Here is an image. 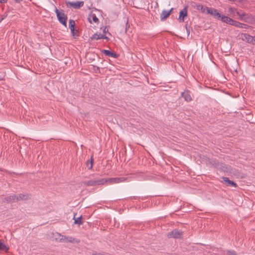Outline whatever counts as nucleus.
I'll list each match as a JSON object with an SVG mask.
<instances>
[{
    "label": "nucleus",
    "instance_id": "nucleus-7",
    "mask_svg": "<svg viewBox=\"0 0 255 255\" xmlns=\"http://www.w3.org/2000/svg\"><path fill=\"white\" fill-rule=\"evenodd\" d=\"M241 20L250 24L255 23V16L250 13H246Z\"/></svg>",
    "mask_w": 255,
    "mask_h": 255
},
{
    "label": "nucleus",
    "instance_id": "nucleus-39",
    "mask_svg": "<svg viewBox=\"0 0 255 255\" xmlns=\"http://www.w3.org/2000/svg\"><path fill=\"white\" fill-rule=\"evenodd\" d=\"M97 255H104L101 254V253H98Z\"/></svg>",
    "mask_w": 255,
    "mask_h": 255
},
{
    "label": "nucleus",
    "instance_id": "nucleus-14",
    "mask_svg": "<svg viewBox=\"0 0 255 255\" xmlns=\"http://www.w3.org/2000/svg\"><path fill=\"white\" fill-rule=\"evenodd\" d=\"M102 52L103 53H104L106 56L116 58H118V56H119L118 54H117L116 53L112 52L109 50L103 49L102 51Z\"/></svg>",
    "mask_w": 255,
    "mask_h": 255
},
{
    "label": "nucleus",
    "instance_id": "nucleus-1",
    "mask_svg": "<svg viewBox=\"0 0 255 255\" xmlns=\"http://www.w3.org/2000/svg\"><path fill=\"white\" fill-rule=\"evenodd\" d=\"M106 183L105 178H101L98 177L90 178L89 180L83 181L82 183L86 186H96L104 185Z\"/></svg>",
    "mask_w": 255,
    "mask_h": 255
},
{
    "label": "nucleus",
    "instance_id": "nucleus-27",
    "mask_svg": "<svg viewBox=\"0 0 255 255\" xmlns=\"http://www.w3.org/2000/svg\"><path fill=\"white\" fill-rule=\"evenodd\" d=\"M106 33H108V34L109 35H111V34L109 32L108 28H107V26H105L103 29V34H105L106 35Z\"/></svg>",
    "mask_w": 255,
    "mask_h": 255
},
{
    "label": "nucleus",
    "instance_id": "nucleus-34",
    "mask_svg": "<svg viewBox=\"0 0 255 255\" xmlns=\"http://www.w3.org/2000/svg\"><path fill=\"white\" fill-rule=\"evenodd\" d=\"M202 5L201 4H198L196 6V8L198 9V10H200V8H201V6H202Z\"/></svg>",
    "mask_w": 255,
    "mask_h": 255
},
{
    "label": "nucleus",
    "instance_id": "nucleus-21",
    "mask_svg": "<svg viewBox=\"0 0 255 255\" xmlns=\"http://www.w3.org/2000/svg\"><path fill=\"white\" fill-rule=\"evenodd\" d=\"M88 20L90 23H92V21L95 23L99 22V19L95 14H91L90 17L88 18Z\"/></svg>",
    "mask_w": 255,
    "mask_h": 255
},
{
    "label": "nucleus",
    "instance_id": "nucleus-35",
    "mask_svg": "<svg viewBox=\"0 0 255 255\" xmlns=\"http://www.w3.org/2000/svg\"><path fill=\"white\" fill-rule=\"evenodd\" d=\"M7 1V0H0V3H5Z\"/></svg>",
    "mask_w": 255,
    "mask_h": 255
},
{
    "label": "nucleus",
    "instance_id": "nucleus-37",
    "mask_svg": "<svg viewBox=\"0 0 255 255\" xmlns=\"http://www.w3.org/2000/svg\"><path fill=\"white\" fill-rule=\"evenodd\" d=\"M15 2L18 3L21 1L22 0H13Z\"/></svg>",
    "mask_w": 255,
    "mask_h": 255
},
{
    "label": "nucleus",
    "instance_id": "nucleus-4",
    "mask_svg": "<svg viewBox=\"0 0 255 255\" xmlns=\"http://www.w3.org/2000/svg\"><path fill=\"white\" fill-rule=\"evenodd\" d=\"M129 177H115V178H109L108 179H106V183L109 182L111 184L114 183H118L121 182H123L126 181H129L130 180Z\"/></svg>",
    "mask_w": 255,
    "mask_h": 255
},
{
    "label": "nucleus",
    "instance_id": "nucleus-8",
    "mask_svg": "<svg viewBox=\"0 0 255 255\" xmlns=\"http://www.w3.org/2000/svg\"><path fill=\"white\" fill-rule=\"evenodd\" d=\"M208 14H211L215 18L221 19L222 15L218 12L217 9L210 7L208 8Z\"/></svg>",
    "mask_w": 255,
    "mask_h": 255
},
{
    "label": "nucleus",
    "instance_id": "nucleus-30",
    "mask_svg": "<svg viewBox=\"0 0 255 255\" xmlns=\"http://www.w3.org/2000/svg\"><path fill=\"white\" fill-rule=\"evenodd\" d=\"M229 255H236V252L233 250H228L227 251Z\"/></svg>",
    "mask_w": 255,
    "mask_h": 255
},
{
    "label": "nucleus",
    "instance_id": "nucleus-33",
    "mask_svg": "<svg viewBox=\"0 0 255 255\" xmlns=\"http://www.w3.org/2000/svg\"><path fill=\"white\" fill-rule=\"evenodd\" d=\"M5 80V75L3 74H0V81Z\"/></svg>",
    "mask_w": 255,
    "mask_h": 255
},
{
    "label": "nucleus",
    "instance_id": "nucleus-5",
    "mask_svg": "<svg viewBox=\"0 0 255 255\" xmlns=\"http://www.w3.org/2000/svg\"><path fill=\"white\" fill-rule=\"evenodd\" d=\"M59 236L61 237L60 239V242H64V243H79L80 240H77L72 237L70 236H65L63 235H61L59 234Z\"/></svg>",
    "mask_w": 255,
    "mask_h": 255
},
{
    "label": "nucleus",
    "instance_id": "nucleus-16",
    "mask_svg": "<svg viewBox=\"0 0 255 255\" xmlns=\"http://www.w3.org/2000/svg\"><path fill=\"white\" fill-rule=\"evenodd\" d=\"M29 198V196L28 194H19L18 195H16V202L21 200H26Z\"/></svg>",
    "mask_w": 255,
    "mask_h": 255
},
{
    "label": "nucleus",
    "instance_id": "nucleus-26",
    "mask_svg": "<svg viewBox=\"0 0 255 255\" xmlns=\"http://www.w3.org/2000/svg\"><path fill=\"white\" fill-rule=\"evenodd\" d=\"M208 8H210V7L202 5L201 6L200 10H201L202 12H206L208 14Z\"/></svg>",
    "mask_w": 255,
    "mask_h": 255
},
{
    "label": "nucleus",
    "instance_id": "nucleus-10",
    "mask_svg": "<svg viewBox=\"0 0 255 255\" xmlns=\"http://www.w3.org/2000/svg\"><path fill=\"white\" fill-rule=\"evenodd\" d=\"M223 179V182L227 186H233L234 187H237L238 185L233 181H231L229 179L228 177H222Z\"/></svg>",
    "mask_w": 255,
    "mask_h": 255
},
{
    "label": "nucleus",
    "instance_id": "nucleus-3",
    "mask_svg": "<svg viewBox=\"0 0 255 255\" xmlns=\"http://www.w3.org/2000/svg\"><path fill=\"white\" fill-rule=\"evenodd\" d=\"M183 232L181 230L174 229L168 233L167 236L168 238L180 239L182 238Z\"/></svg>",
    "mask_w": 255,
    "mask_h": 255
},
{
    "label": "nucleus",
    "instance_id": "nucleus-28",
    "mask_svg": "<svg viewBox=\"0 0 255 255\" xmlns=\"http://www.w3.org/2000/svg\"><path fill=\"white\" fill-rule=\"evenodd\" d=\"M229 11L233 14H234L235 12H236L237 9L233 7H230L229 9Z\"/></svg>",
    "mask_w": 255,
    "mask_h": 255
},
{
    "label": "nucleus",
    "instance_id": "nucleus-42",
    "mask_svg": "<svg viewBox=\"0 0 255 255\" xmlns=\"http://www.w3.org/2000/svg\"><path fill=\"white\" fill-rule=\"evenodd\" d=\"M97 254H93L92 255H97Z\"/></svg>",
    "mask_w": 255,
    "mask_h": 255
},
{
    "label": "nucleus",
    "instance_id": "nucleus-41",
    "mask_svg": "<svg viewBox=\"0 0 255 255\" xmlns=\"http://www.w3.org/2000/svg\"><path fill=\"white\" fill-rule=\"evenodd\" d=\"M236 0H230L231 1H235Z\"/></svg>",
    "mask_w": 255,
    "mask_h": 255
},
{
    "label": "nucleus",
    "instance_id": "nucleus-31",
    "mask_svg": "<svg viewBox=\"0 0 255 255\" xmlns=\"http://www.w3.org/2000/svg\"><path fill=\"white\" fill-rule=\"evenodd\" d=\"M94 66V70L95 71V72L100 73V68L96 66Z\"/></svg>",
    "mask_w": 255,
    "mask_h": 255
},
{
    "label": "nucleus",
    "instance_id": "nucleus-13",
    "mask_svg": "<svg viewBox=\"0 0 255 255\" xmlns=\"http://www.w3.org/2000/svg\"><path fill=\"white\" fill-rule=\"evenodd\" d=\"M173 9V8H172L168 11L163 10L160 14L161 20L162 21L166 19L171 14Z\"/></svg>",
    "mask_w": 255,
    "mask_h": 255
},
{
    "label": "nucleus",
    "instance_id": "nucleus-12",
    "mask_svg": "<svg viewBox=\"0 0 255 255\" xmlns=\"http://www.w3.org/2000/svg\"><path fill=\"white\" fill-rule=\"evenodd\" d=\"M221 20L224 22H226V23L233 26L234 25L236 21L231 18L223 15H222Z\"/></svg>",
    "mask_w": 255,
    "mask_h": 255
},
{
    "label": "nucleus",
    "instance_id": "nucleus-24",
    "mask_svg": "<svg viewBox=\"0 0 255 255\" xmlns=\"http://www.w3.org/2000/svg\"><path fill=\"white\" fill-rule=\"evenodd\" d=\"M247 13L243 12L242 10L237 11L236 14L239 16V19L241 20V18H244Z\"/></svg>",
    "mask_w": 255,
    "mask_h": 255
},
{
    "label": "nucleus",
    "instance_id": "nucleus-20",
    "mask_svg": "<svg viewBox=\"0 0 255 255\" xmlns=\"http://www.w3.org/2000/svg\"><path fill=\"white\" fill-rule=\"evenodd\" d=\"M4 200L7 203L16 202V195L13 194L7 196L4 198Z\"/></svg>",
    "mask_w": 255,
    "mask_h": 255
},
{
    "label": "nucleus",
    "instance_id": "nucleus-25",
    "mask_svg": "<svg viewBox=\"0 0 255 255\" xmlns=\"http://www.w3.org/2000/svg\"><path fill=\"white\" fill-rule=\"evenodd\" d=\"M247 13L243 12L242 10L237 11L236 14L239 16V19L241 20V18H244Z\"/></svg>",
    "mask_w": 255,
    "mask_h": 255
},
{
    "label": "nucleus",
    "instance_id": "nucleus-32",
    "mask_svg": "<svg viewBox=\"0 0 255 255\" xmlns=\"http://www.w3.org/2000/svg\"><path fill=\"white\" fill-rule=\"evenodd\" d=\"M185 27V28H186V32H187V35H189V34H190V27H188L187 24H186Z\"/></svg>",
    "mask_w": 255,
    "mask_h": 255
},
{
    "label": "nucleus",
    "instance_id": "nucleus-17",
    "mask_svg": "<svg viewBox=\"0 0 255 255\" xmlns=\"http://www.w3.org/2000/svg\"><path fill=\"white\" fill-rule=\"evenodd\" d=\"M75 22L73 19H70L69 22V27L71 30V33L73 36L75 35Z\"/></svg>",
    "mask_w": 255,
    "mask_h": 255
},
{
    "label": "nucleus",
    "instance_id": "nucleus-6",
    "mask_svg": "<svg viewBox=\"0 0 255 255\" xmlns=\"http://www.w3.org/2000/svg\"><path fill=\"white\" fill-rule=\"evenodd\" d=\"M240 39L249 43H254V36L247 33H241L239 35Z\"/></svg>",
    "mask_w": 255,
    "mask_h": 255
},
{
    "label": "nucleus",
    "instance_id": "nucleus-23",
    "mask_svg": "<svg viewBox=\"0 0 255 255\" xmlns=\"http://www.w3.org/2000/svg\"><path fill=\"white\" fill-rule=\"evenodd\" d=\"M94 160L93 159V157L91 156L90 160H88L86 162V166L88 169H92L93 168V164Z\"/></svg>",
    "mask_w": 255,
    "mask_h": 255
},
{
    "label": "nucleus",
    "instance_id": "nucleus-19",
    "mask_svg": "<svg viewBox=\"0 0 255 255\" xmlns=\"http://www.w3.org/2000/svg\"><path fill=\"white\" fill-rule=\"evenodd\" d=\"M236 27H240L242 28L248 29L249 28L250 26L244 23H241L239 21H235L234 25Z\"/></svg>",
    "mask_w": 255,
    "mask_h": 255
},
{
    "label": "nucleus",
    "instance_id": "nucleus-18",
    "mask_svg": "<svg viewBox=\"0 0 255 255\" xmlns=\"http://www.w3.org/2000/svg\"><path fill=\"white\" fill-rule=\"evenodd\" d=\"M71 6H73L75 8L78 9L84 5L83 1H77L75 2H70Z\"/></svg>",
    "mask_w": 255,
    "mask_h": 255
},
{
    "label": "nucleus",
    "instance_id": "nucleus-2",
    "mask_svg": "<svg viewBox=\"0 0 255 255\" xmlns=\"http://www.w3.org/2000/svg\"><path fill=\"white\" fill-rule=\"evenodd\" d=\"M55 12L59 22L66 27L67 21V15L63 11H59L57 8H55Z\"/></svg>",
    "mask_w": 255,
    "mask_h": 255
},
{
    "label": "nucleus",
    "instance_id": "nucleus-11",
    "mask_svg": "<svg viewBox=\"0 0 255 255\" xmlns=\"http://www.w3.org/2000/svg\"><path fill=\"white\" fill-rule=\"evenodd\" d=\"M91 40H99L101 39H104L107 40V41L109 40V38L105 34H102L101 33H96L93 34L91 37Z\"/></svg>",
    "mask_w": 255,
    "mask_h": 255
},
{
    "label": "nucleus",
    "instance_id": "nucleus-22",
    "mask_svg": "<svg viewBox=\"0 0 255 255\" xmlns=\"http://www.w3.org/2000/svg\"><path fill=\"white\" fill-rule=\"evenodd\" d=\"M75 215H76V214L74 215V218H73L74 220V223L75 224H78L79 226L80 225H82L83 224V222L82 221V216H81L79 217H78L77 218H75Z\"/></svg>",
    "mask_w": 255,
    "mask_h": 255
},
{
    "label": "nucleus",
    "instance_id": "nucleus-9",
    "mask_svg": "<svg viewBox=\"0 0 255 255\" xmlns=\"http://www.w3.org/2000/svg\"><path fill=\"white\" fill-rule=\"evenodd\" d=\"M188 6L185 5L184 8L180 11L179 19L180 21L183 22L185 17L187 16Z\"/></svg>",
    "mask_w": 255,
    "mask_h": 255
},
{
    "label": "nucleus",
    "instance_id": "nucleus-15",
    "mask_svg": "<svg viewBox=\"0 0 255 255\" xmlns=\"http://www.w3.org/2000/svg\"><path fill=\"white\" fill-rule=\"evenodd\" d=\"M181 96L184 98L185 100L187 102H190L192 101V98L190 94V92L188 90H185L181 93Z\"/></svg>",
    "mask_w": 255,
    "mask_h": 255
},
{
    "label": "nucleus",
    "instance_id": "nucleus-40",
    "mask_svg": "<svg viewBox=\"0 0 255 255\" xmlns=\"http://www.w3.org/2000/svg\"><path fill=\"white\" fill-rule=\"evenodd\" d=\"M3 19V18H1L0 19V22Z\"/></svg>",
    "mask_w": 255,
    "mask_h": 255
},
{
    "label": "nucleus",
    "instance_id": "nucleus-38",
    "mask_svg": "<svg viewBox=\"0 0 255 255\" xmlns=\"http://www.w3.org/2000/svg\"><path fill=\"white\" fill-rule=\"evenodd\" d=\"M253 45H255V37H254V43H252Z\"/></svg>",
    "mask_w": 255,
    "mask_h": 255
},
{
    "label": "nucleus",
    "instance_id": "nucleus-29",
    "mask_svg": "<svg viewBox=\"0 0 255 255\" xmlns=\"http://www.w3.org/2000/svg\"><path fill=\"white\" fill-rule=\"evenodd\" d=\"M6 248V246L3 243L0 242V250H4Z\"/></svg>",
    "mask_w": 255,
    "mask_h": 255
},
{
    "label": "nucleus",
    "instance_id": "nucleus-36",
    "mask_svg": "<svg viewBox=\"0 0 255 255\" xmlns=\"http://www.w3.org/2000/svg\"><path fill=\"white\" fill-rule=\"evenodd\" d=\"M128 26H129V25H128V21H127V23H126V30L127 31V28H128Z\"/></svg>",
    "mask_w": 255,
    "mask_h": 255
}]
</instances>
